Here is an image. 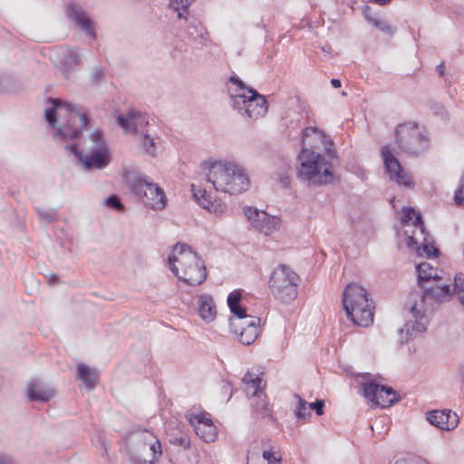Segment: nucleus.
<instances>
[{"instance_id":"obj_3","label":"nucleus","mask_w":464,"mask_h":464,"mask_svg":"<svg viewBox=\"0 0 464 464\" xmlns=\"http://www.w3.org/2000/svg\"><path fill=\"white\" fill-rule=\"evenodd\" d=\"M169 267L179 280L189 285H199L207 278L204 261L186 244L174 246L169 256Z\"/></svg>"},{"instance_id":"obj_17","label":"nucleus","mask_w":464,"mask_h":464,"mask_svg":"<svg viewBox=\"0 0 464 464\" xmlns=\"http://www.w3.org/2000/svg\"><path fill=\"white\" fill-rule=\"evenodd\" d=\"M187 418L194 427L196 434L206 442H212L217 438L218 432L213 421L206 413H189Z\"/></svg>"},{"instance_id":"obj_36","label":"nucleus","mask_w":464,"mask_h":464,"mask_svg":"<svg viewBox=\"0 0 464 464\" xmlns=\"http://www.w3.org/2000/svg\"><path fill=\"white\" fill-rule=\"evenodd\" d=\"M255 414L261 419L271 417V409L266 401V395H260V398H256L255 402H252Z\"/></svg>"},{"instance_id":"obj_10","label":"nucleus","mask_w":464,"mask_h":464,"mask_svg":"<svg viewBox=\"0 0 464 464\" xmlns=\"http://www.w3.org/2000/svg\"><path fill=\"white\" fill-rule=\"evenodd\" d=\"M130 191L142 199L145 206L153 210H163L167 206V197L157 184L143 179L140 176H133L129 180Z\"/></svg>"},{"instance_id":"obj_21","label":"nucleus","mask_w":464,"mask_h":464,"mask_svg":"<svg viewBox=\"0 0 464 464\" xmlns=\"http://www.w3.org/2000/svg\"><path fill=\"white\" fill-rule=\"evenodd\" d=\"M427 420L433 426L443 430H452L459 424V417L451 410L431 411L428 413Z\"/></svg>"},{"instance_id":"obj_25","label":"nucleus","mask_w":464,"mask_h":464,"mask_svg":"<svg viewBox=\"0 0 464 464\" xmlns=\"http://www.w3.org/2000/svg\"><path fill=\"white\" fill-rule=\"evenodd\" d=\"M245 385V392L246 395L260 398V395H264L263 379L258 374L252 372H247L242 379Z\"/></svg>"},{"instance_id":"obj_1","label":"nucleus","mask_w":464,"mask_h":464,"mask_svg":"<svg viewBox=\"0 0 464 464\" xmlns=\"http://www.w3.org/2000/svg\"><path fill=\"white\" fill-rule=\"evenodd\" d=\"M449 281L442 277L437 281H431L430 285H422L421 292L410 294L405 303V309L408 310L410 317L404 326L399 330L401 334L405 332L407 335L411 336L415 333H423L426 330L429 323L426 313L429 306H431L433 303L440 304L450 301L455 294Z\"/></svg>"},{"instance_id":"obj_16","label":"nucleus","mask_w":464,"mask_h":464,"mask_svg":"<svg viewBox=\"0 0 464 464\" xmlns=\"http://www.w3.org/2000/svg\"><path fill=\"white\" fill-rule=\"evenodd\" d=\"M117 121L125 132L141 136L147 132L149 117L138 111H130L126 115H119Z\"/></svg>"},{"instance_id":"obj_9","label":"nucleus","mask_w":464,"mask_h":464,"mask_svg":"<svg viewBox=\"0 0 464 464\" xmlns=\"http://www.w3.org/2000/svg\"><path fill=\"white\" fill-rule=\"evenodd\" d=\"M395 136L398 146L407 154L418 156L429 149L430 140L418 124L406 122L399 125Z\"/></svg>"},{"instance_id":"obj_30","label":"nucleus","mask_w":464,"mask_h":464,"mask_svg":"<svg viewBox=\"0 0 464 464\" xmlns=\"http://www.w3.org/2000/svg\"><path fill=\"white\" fill-rule=\"evenodd\" d=\"M382 157L387 174H401L402 168L388 146L382 148Z\"/></svg>"},{"instance_id":"obj_26","label":"nucleus","mask_w":464,"mask_h":464,"mask_svg":"<svg viewBox=\"0 0 464 464\" xmlns=\"http://www.w3.org/2000/svg\"><path fill=\"white\" fill-rule=\"evenodd\" d=\"M82 63V53L78 49L66 48L63 53V62L61 70L66 78H69L75 66L80 65Z\"/></svg>"},{"instance_id":"obj_45","label":"nucleus","mask_w":464,"mask_h":464,"mask_svg":"<svg viewBox=\"0 0 464 464\" xmlns=\"http://www.w3.org/2000/svg\"><path fill=\"white\" fill-rule=\"evenodd\" d=\"M394 464H429L425 459L420 458H411L407 459H399Z\"/></svg>"},{"instance_id":"obj_12","label":"nucleus","mask_w":464,"mask_h":464,"mask_svg":"<svg viewBox=\"0 0 464 464\" xmlns=\"http://www.w3.org/2000/svg\"><path fill=\"white\" fill-rule=\"evenodd\" d=\"M207 181L217 190L231 195L246 191L250 185L248 176H207Z\"/></svg>"},{"instance_id":"obj_53","label":"nucleus","mask_w":464,"mask_h":464,"mask_svg":"<svg viewBox=\"0 0 464 464\" xmlns=\"http://www.w3.org/2000/svg\"><path fill=\"white\" fill-rule=\"evenodd\" d=\"M52 278H53V280H56V276H52Z\"/></svg>"},{"instance_id":"obj_37","label":"nucleus","mask_w":464,"mask_h":464,"mask_svg":"<svg viewBox=\"0 0 464 464\" xmlns=\"http://www.w3.org/2000/svg\"><path fill=\"white\" fill-rule=\"evenodd\" d=\"M418 237H420L419 244L414 246L418 253L420 255L425 254L427 257L436 256L439 250L432 244H429L426 238L423 239L419 235Z\"/></svg>"},{"instance_id":"obj_14","label":"nucleus","mask_w":464,"mask_h":464,"mask_svg":"<svg viewBox=\"0 0 464 464\" xmlns=\"http://www.w3.org/2000/svg\"><path fill=\"white\" fill-rule=\"evenodd\" d=\"M260 319L256 317H248L246 319L237 320L230 319V326L233 332L237 335L240 343L246 345L253 343L258 335V324Z\"/></svg>"},{"instance_id":"obj_24","label":"nucleus","mask_w":464,"mask_h":464,"mask_svg":"<svg viewBox=\"0 0 464 464\" xmlns=\"http://www.w3.org/2000/svg\"><path fill=\"white\" fill-rule=\"evenodd\" d=\"M54 394V389L45 387L38 381L33 380L28 383L27 395L30 401L46 402L53 398Z\"/></svg>"},{"instance_id":"obj_44","label":"nucleus","mask_w":464,"mask_h":464,"mask_svg":"<svg viewBox=\"0 0 464 464\" xmlns=\"http://www.w3.org/2000/svg\"><path fill=\"white\" fill-rule=\"evenodd\" d=\"M324 401L323 400H317L314 402L309 404V409L315 411L316 414L321 416L324 413Z\"/></svg>"},{"instance_id":"obj_50","label":"nucleus","mask_w":464,"mask_h":464,"mask_svg":"<svg viewBox=\"0 0 464 464\" xmlns=\"http://www.w3.org/2000/svg\"><path fill=\"white\" fill-rule=\"evenodd\" d=\"M331 84L334 88H339V87H341V81L338 79H332Z\"/></svg>"},{"instance_id":"obj_2","label":"nucleus","mask_w":464,"mask_h":464,"mask_svg":"<svg viewBox=\"0 0 464 464\" xmlns=\"http://www.w3.org/2000/svg\"><path fill=\"white\" fill-rule=\"evenodd\" d=\"M52 107L45 110V119L56 130L55 137L63 140H76L79 139L81 130L74 127L76 121L81 127L89 124V117L82 111L77 105L64 102L59 99H50Z\"/></svg>"},{"instance_id":"obj_40","label":"nucleus","mask_w":464,"mask_h":464,"mask_svg":"<svg viewBox=\"0 0 464 464\" xmlns=\"http://www.w3.org/2000/svg\"><path fill=\"white\" fill-rule=\"evenodd\" d=\"M391 180L399 186L412 188L414 181L412 176H390Z\"/></svg>"},{"instance_id":"obj_28","label":"nucleus","mask_w":464,"mask_h":464,"mask_svg":"<svg viewBox=\"0 0 464 464\" xmlns=\"http://www.w3.org/2000/svg\"><path fill=\"white\" fill-rule=\"evenodd\" d=\"M198 314L206 322H212L216 318L217 308L210 295H201L198 299Z\"/></svg>"},{"instance_id":"obj_46","label":"nucleus","mask_w":464,"mask_h":464,"mask_svg":"<svg viewBox=\"0 0 464 464\" xmlns=\"http://www.w3.org/2000/svg\"><path fill=\"white\" fill-rule=\"evenodd\" d=\"M454 198L457 205L464 206V180L459 188L455 192Z\"/></svg>"},{"instance_id":"obj_34","label":"nucleus","mask_w":464,"mask_h":464,"mask_svg":"<svg viewBox=\"0 0 464 464\" xmlns=\"http://www.w3.org/2000/svg\"><path fill=\"white\" fill-rule=\"evenodd\" d=\"M140 143L147 154L155 157L157 155V150L160 144V139L159 137L153 138L146 132L140 136Z\"/></svg>"},{"instance_id":"obj_35","label":"nucleus","mask_w":464,"mask_h":464,"mask_svg":"<svg viewBox=\"0 0 464 464\" xmlns=\"http://www.w3.org/2000/svg\"><path fill=\"white\" fill-rule=\"evenodd\" d=\"M308 187L334 183L338 176H298Z\"/></svg>"},{"instance_id":"obj_18","label":"nucleus","mask_w":464,"mask_h":464,"mask_svg":"<svg viewBox=\"0 0 464 464\" xmlns=\"http://www.w3.org/2000/svg\"><path fill=\"white\" fill-rule=\"evenodd\" d=\"M238 110L244 111L249 119L256 121L266 114L268 104L264 95L253 90Z\"/></svg>"},{"instance_id":"obj_49","label":"nucleus","mask_w":464,"mask_h":464,"mask_svg":"<svg viewBox=\"0 0 464 464\" xmlns=\"http://www.w3.org/2000/svg\"><path fill=\"white\" fill-rule=\"evenodd\" d=\"M280 182L284 187H286L289 183V176H282L280 178Z\"/></svg>"},{"instance_id":"obj_42","label":"nucleus","mask_w":464,"mask_h":464,"mask_svg":"<svg viewBox=\"0 0 464 464\" xmlns=\"http://www.w3.org/2000/svg\"><path fill=\"white\" fill-rule=\"evenodd\" d=\"M105 204L109 208H113L117 211H122L124 208L123 204L121 202L120 198L116 195H111L105 200Z\"/></svg>"},{"instance_id":"obj_51","label":"nucleus","mask_w":464,"mask_h":464,"mask_svg":"<svg viewBox=\"0 0 464 464\" xmlns=\"http://www.w3.org/2000/svg\"><path fill=\"white\" fill-rule=\"evenodd\" d=\"M371 2L376 3L381 5H384L386 4H389L392 0H370Z\"/></svg>"},{"instance_id":"obj_20","label":"nucleus","mask_w":464,"mask_h":464,"mask_svg":"<svg viewBox=\"0 0 464 464\" xmlns=\"http://www.w3.org/2000/svg\"><path fill=\"white\" fill-rule=\"evenodd\" d=\"M200 169L210 174H243L245 169L235 161L227 160L208 159L201 162Z\"/></svg>"},{"instance_id":"obj_27","label":"nucleus","mask_w":464,"mask_h":464,"mask_svg":"<svg viewBox=\"0 0 464 464\" xmlns=\"http://www.w3.org/2000/svg\"><path fill=\"white\" fill-rule=\"evenodd\" d=\"M416 270L420 287H422V285H430L431 281H437L442 278V276L439 275L438 269L426 262L419 264L416 266Z\"/></svg>"},{"instance_id":"obj_43","label":"nucleus","mask_w":464,"mask_h":464,"mask_svg":"<svg viewBox=\"0 0 464 464\" xmlns=\"http://www.w3.org/2000/svg\"><path fill=\"white\" fill-rule=\"evenodd\" d=\"M37 213L41 219L46 221V222H52L56 216V212L53 209H47L44 208H38Z\"/></svg>"},{"instance_id":"obj_22","label":"nucleus","mask_w":464,"mask_h":464,"mask_svg":"<svg viewBox=\"0 0 464 464\" xmlns=\"http://www.w3.org/2000/svg\"><path fill=\"white\" fill-rule=\"evenodd\" d=\"M68 15L89 37L92 39L96 37L92 20L80 5L71 4Z\"/></svg>"},{"instance_id":"obj_48","label":"nucleus","mask_w":464,"mask_h":464,"mask_svg":"<svg viewBox=\"0 0 464 464\" xmlns=\"http://www.w3.org/2000/svg\"><path fill=\"white\" fill-rule=\"evenodd\" d=\"M437 72L440 74V76H443L445 73V67L444 64L441 63L437 66Z\"/></svg>"},{"instance_id":"obj_15","label":"nucleus","mask_w":464,"mask_h":464,"mask_svg":"<svg viewBox=\"0 0 464 464\" xmlns=\"http://www.w3.org/2000/svg\"><path fill=\"white\" fill-rule=\"evenodd\" d=\"M402 222L405 226H411L412 229H405L404 234L407 236V246H415L419 244L420 237L425 239V228L421 220V216L412 208L403 209Z\"/></svg>"},{"instance_id":"obj_23","label":"nucleus","mask_w":464,"mask_h":464,"mask_svg":"<svg viewBox=\"0 0 464 464\" xmlns=\"http://www.w3.org/2000/svg\"><path fill=\"white\" fill-rule=\"evenodd\" d=\"M231 85L228 86V94L233 101V107L241 109V105L254 89L245 85V83L237 77L230 78Z\"/></svg>"},{"instance_id":"obj_5","label":"nucleus","mask_w":464,"mask_h":464,"mask_svg":"<svg viewBox=\"0 0 464 464\" xmlns=\"http://www.w3.org/2000/svg\"><path fill=\"white\" fill-rule=\"evenodd\" d=\"M124 451L133 464H155L162 454L158 437L149 430H137L125 438Z\"/></svg>"},{"instance_id":"obj_13","label":"nucleus","mask_w":464,"mask_h":464,"mask_svg":"<svg viewBox=\"0 0 464 464\" xmlns=\"http://www.w3.org/2000/svg\"><path fill=\"white\" fill-rule=\"evenodd\" d=\"M363 395L372 403L382 408L390 407L398 401L396 392L392 388L379 385L374 382L364 384Z\"/></svg>"},{"instance_id":"obj_8","label":"nucleus","mask_w":464,"mask_h":464,"mask_svg":"<svg viewBox=\"0 0 464 464\" xmlns=\"http://www.w3.org/2000/svg\"><path fill=\"white\" fill-rule=\"evenodd\" d=\"M299 276L288 266L279 265L272 273L270 290L281 303L289 304L297 297Z\"/></svg>"},{"instance_id":"obj_31","label":"nucleus","mask_w":464,"mask_h":464,"mask_svg":"<svg viewBox=\"0 0 464 464\" xmlns=\"http://www.w3.org/2000/svg\"><path fill=\"white\" fill-rule=\"evenodd\" d=\"M363 16L365 20L372 24L374 27L382 31V33L393 35L396 32V27L389 24L386 21L378 19L377 17L372 15L371 10L369 7H366L363 11Z\"/></svg>"},{"instance_id":"obj_52","label":"nucleus","mask_w":464,"mask_h":464,"mask_svg":"<svg viewBox=\"0 0 464 464\" xmlns=\"http://www.w3.org/2000/svg\"><path fill=\"white\" fill-rule=\"evenodd\" d=\"M459 374L462 381L464 382V362L459 367Z\"/></svg>"},{"instance_id":"obj_7","label":"nucleus","mask_w":464,"mask_h":464,"mask_svg":"<svg viewBox=\"0 0 464 464\" xmlns=\"http://www.w3.org/2000/svg\"><path fill=\"white\" fill-rule=\"evenodd\" d=\"M345 313L356 325L367 327L373 322L374 306L369 293L357 284L348 285L343 294Z\"/></svg>"},{"instance_id":"obj_6","label":"nucleus","mask_w":464,"mask_h":464,"mask_svg":"<svg viewBox=\"0 0 464 464\" xmlns=\"http://www.w3.org/2000/svg\"><path fill=\"white\" fill-rule=\"evenodd\" d=\"M65 150L77 157L88 170L103 169L111 160L109 150L100 130H94L81 143L67 145Z\"/></svg>"},{"instance_id":"obj_4","label":"nucleus","mask_w":464,"mask_h":464,"mask_svg":"<svg viewBox=\"0 0 464 464\" xmlns=\"http://www.w3.org/2000/svg\"><path fill=\"white\" fill-rule=\"evenodd\" d=\"M310 138L321 141L325 146L326 153L330 158L335 157L334 150L327 146L328 143L333 146V142L323 131L314 127L305 128L303 130V149L298 155L300 169L297 174H333L331 172V163L326 161L319 153L306 148L307 146H314Z\"/></svg>"},{"instance_id":"obj_11","label":"nucleus","mask_w":464,"mask_h":464,"mask_svg":"<svg viewBox=\"0 0 464 464\" xmlns=\"http://www.w3.org/2000/svg\"><path fill=\"white\" fill-rule=\"evenodd\" d=\"M244 214L252 227L268 236L278 230L280 218L267 214L266 211L258 210L253 207L244 208Z\"/></svg>"},{"instance_id":"obj_39","label":"nucleus","mask_w":464,"mask_h":464,"mask_svg":"<svg viewBox=\"0 0 464 464\" xmlns=\"http://www.w3.org/2000/svg\"><path fill=\"white\" fill-rule=\"evenodd\" d=\"M298 399V405L295 410V416L297 419H305L306 417L311 415L309 406H307V402L300 398L298 395H295Z\"/></svg>"},{"instance_id":"obj_19","label":"nucleus","mask_w":464,"mask_h":464,"mask_svg":"<svg viewBox=\"0 0 464 464\" xmlns=\"http://www.w3.org/2000/svg\"><path fill=\"white\" fill-rule=\"evenodd\" d=\"M192 192L195 200L205 209L218 218L224 217L227 213V206L221 199H212L205 188H195L192 185Z\"/></svg>"},{"instance_id":"obj_38","label":"nucleus","mask_w":464,"mask_h":464,"mask_svg":"<svg viewBox=\"0 0 464 464\" xmlns=\"http://www.w3.org/2000/svg\"><path fill=\"white\" fill-rule=\"evenodd\" d=\"M193 0H169V6L178 12L179 18H186L188 14V6L191 5Z\"/></svg>"},{"instance_id":"obj_32","label":"nucleus","mask_w":464,"mask_h":464,"mask_svg":"<svg viewBox=\"0 0 464 464\" xmlns=\"http://www.w3.org/2000/svg\"><path fill=\"white\" fill-rule=\"evenodd\" d=\"M241 300V293L239 291H233L228 295L227 304L231 312L237 316V320H243L246 318V310L239 305Z\"/></svg>"},{"instance_id":"obj_41","label":"nucleus","mask_w":464,"mask_h":464,"mask_svg":"<svg viewBox=\"0 0 464 464\" xmlns=\"http://www.w3.org/2000/svg\"><path fill=\"white\" fill-rule=\"evenodd\" d=\"M262 457L266 460V464H281V456L278 452L264 450Z\"/></svg>"},{"instance_id":"obj_47","label":"nucleus","mask_w":464,"mask_h":464,"mask_svg":"<svg viewBox=\"0 0 464 464\" xmlns=\"http://www.w3.org/2000/svg\"><path fill=\"white\" fill-rule=\"evenodd\" d=\"M0 464H17L11 457L0 455Z\"/></svg>"},{"instance_id":"obj_29","label":"nucleus","mask_w":464,"mask_h":464,"mask_svg":"<svg viewBox=\"0 0 464 464\" xmlns=\"http://www.w3.org/2000/svg\"><path fill=\"white\" fill-rule=\"evenodd\" d=\"M77 377L86 386L88 390H92L99 377V372L95 368H90L84 363H80L77 366Z\"/></svg>"},{"instance_id":"obj_33","label":"nucleus","mask_w":464,"mask_h":464,"mask_svg":"<svg viewBox=\"0 0 464 464\" xmlns=\"http://www.w3.org/2000/svg\"><path fill=\"white\" fill-rule=\"evenodd\" d=\"M187 34L193 41L199 39L201 43H205L208 39L207 29L198 21H193L188 24Z\"/></svg>"}]
</instances>
